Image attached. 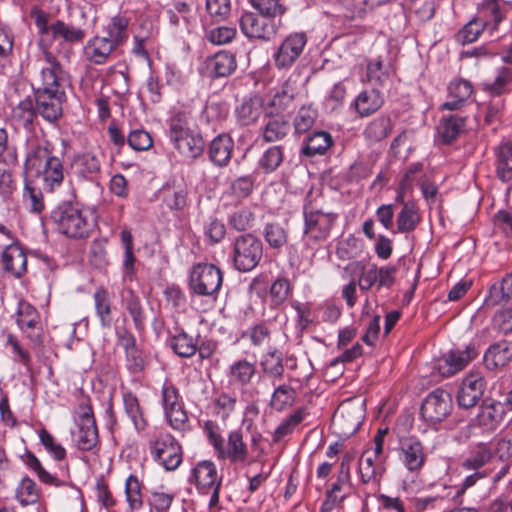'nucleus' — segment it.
Segmentation results:
<instances>
[{
    "label": "nucleus",
    "instance_id": "nucleus-61",
    "mask_svg": "<svg viewBox=\"0 0 512 512\" xmlns=\"http://www.w3.org/2000/svg\"><path fill=\"white\" fill-rule=\"evenodd\" d=\"M295 390L289 385H280L275 388L272 398L271 406L278 411L292 406L295 401Z\"/></svg>",
    "mask_w": 512,
    "mask_h": 512
},
{
    "label": "nucleus",
    "instance_id": "nucleus-45",
    "mask_svg": "<svg viewBox=\"0 0 512 512\" xmlns=\"http://www.w3.org/2000/svg\"><path fill=\"white\" fill-rule=\"evenodd\" d=\"M260 366L262 372L273 379H281L284 374L282 354L276 350L265 353L261 357Z\"/></svg>",
    "mask_w": 512,
    "mask_h": 512
},
{
    "label": "nucleus",
    "instance_id": "nucleus-14",
    "mask_svg": "<svg viewBox=\"0 0 512 512\" xmlns=\"http://www.w3.org/2000/svg\"><path fill=\"white\" fill-rule=\"evenodd\" d=\"M307 43L304 33H292L288 35L273 54L275 66L278 69L290 68L300 57Z\"/></svg>",
    "mask_w": 512,
    "mask_h": 512
},
{
    "label": "nucleus",
    "instance_id": "nucleus-46",
    "mask_svg": "<svg viewBox=\"0 0 512 512\" xmlns=\"http://www.w3.org/2000/svg\"><path fill=\"white\" fill-rule=\"evenodd\" d=\"M143 483L135 474H130L125 480V497L131 510H138L143 503Z\"/></svg>",
    "mask_w": 512,
    "mask_h": 512
},
{
    "label": "nucleus",
    "instance_id": "nucleus-17",
    "mask_svg": "<svg viewBox=\"0 0 512 512\" xmlns=\"http://www.w3.org/2000/svg\"><path fill=\"white\" fill-rule=\"evenodd\" d=\"M477 354L473 344L467 345L464 350H452L438 360L437 369L442 376H452L463 370Z\"/></svg>",
    "mask_w": 512,
    "mask_h": 512
},
{
    "label": "nucleus",
    "instance_id": "nucleus-35",
    "mask_svg": "<svg viewBox=\"0 0 512 512\" xmlns=\"http://www.w3.org/2000/svg\"><path fill=\"white\" fill-rule=\"evenodd\" d=\"M123 406L126 415L132 421L137 432H143L148 426V420L144 414V410L140 405L138 397L131 391L123 393Z\"/></svg>",
    "mask_w": 512,
    "mask_h": 512
},
{
    "label": "nucleus",
    "instance_id": "nucleus-63",
    "mask_svg": "<svg viewBox=\"0 0 512 512\" xmlns=\"http://www.w3.org/2000/svg\"><path fill=\"white\" fill-rule=\"evenodd\" d=\"M250 3L260 14L273 19L281 17L286 12L282 0H250Z\"/></svg>",
    "mask_w": 512,
    "mask_h": 512
},
{
    "label": "nucleus",
    "instance_id": "nucleus-57",
    "mask_svg": "<svg viewBox=\"0 0 512 512\" xmlns=\"http://www.w3.org/2000/svg\"><path fill=\"white\" fill-rule=\"evenodd\" d=\"M16 497L23 506L36 503L39 499L36 483L28 477L23 478L17 487Z\"/></svg>",
    "mask_w": 512,
    "mask_h": 512
},
{
    "label": "nucleus",
    "instance_id": "nucleus-8",
    "mask_svg": "<svg viewBox=\"0 0 512 512\" xmlns=\"http://www.w3.org/2000/svg\"><path fill=\"white\" fill-rule=\"evenodd\" d=\"M233 263L237 270L249 272L262 258V242L252 234L238 236L233 243Z\"/></svg>",
    "mask_w": 512,
    "mask_h": 512
},
{
    "label": "nucleus",
    "instance_id": "nucleus-6",
    "mask_svg": "<svg viewBox=\"0 0 512 512\" xmlns=\"http://www.w3.org/2000/svg\"><path fill=\"white\" fill-rule=\"evenodd\" d=\"M338 215L311 206L304 207V239L307 243H319L328 239Z\"/></svg>",
    "mask_w": 512,
    "mask_h": 512
},
{
    "label": "nucleus",
    "instance_id": "nucleus-26",
    "mask_svg": "<svg viewBox=\"0 0 512 512\" xmlns=\"http://www.w3.org/2000/svg\"><path fill=\"white\" fill-rule=\"evenodd\" d=\"M384 104V97L378 89L364 90L351 103L360 117H368L377 112Z\"/></svg>",
    "mask_w": 512,
    "mask_h": 512
},
{
    "label": "nucleus",
    "instance_id": "nucleus-12",
    "mask_svg": "<svg viewBox=\"0 0 512 512\" xmlns=\"http://www.w3.org/2000/svg\"><path fill=\"white\" fill-rule=\"evenodd\" d=\"M16 323L25 336L34 344L42 343L43 328L37 309L29 302L21 300L16 312Z\"/></svg>",
    "mask_w": 512,
    "mask_h": 512
},
{
    "label": "nucleus",
    "instance_id": "nucleus-44",
    "mask_svg": "<svg viewBox=\"0 0 512 512\" xmlns=\"http://www.w3.org/2000/svg\"><path fill=\"white\" fill-rule=\"evenodd\" d=\"M21 459L28 468H30L37 474L39 480L42 483L55 487L64 484L63 481L59 480L57 477L46 471L45 468L42 466L41 462L39 461V459L31 451H26L21 456Z\"/></svg>",
    "mask_w": 512,
    "mask_h": 512
},
{
    "label": "nucleus",
    "instance_id": "nucleus-50",
    "mask_svg": "<svg viewBox=\"0 0 512 512\" xmlns=\"http://www.w3.org/2000/svg\"><path fill=\"white\" fill-rule=\"evenodd\" d=\"M263 236L268 245L273 249L282 248L288 240L286 228L278 222L267 223L264 227Z\"/></svg>",
    "mask_w": 512,
    "mask_h": 512
},
{
    "label": "nucleus",
    "instance_id": "nucleus-36",
    "mask_svg": "<svg viewBox=\"0 0 512 512\" xmlns=\"http://www.w3.org/2000/svg\"><path fill=\"white\" fill-rule=\"evenodd\" d=\"M296 88L290 80H287L280 90L276 91L269 99L267 106L269 113H280L289 109L295 99Z\"/></svg>",
    "mask_w": 512,
    "mask_h": 512
},
{
    "label": "nucleus",
    "instance_id": "nucleus-41",
    "mask_svg": "<svg viewBox=\"0 0 512 512\" xmlns=\"http://www.w3.org/2000/svg\"><path fill=\"white\" fill-rule=\"evenodd\" d=\"M421 221V216L414 202L404 203L397 215V232L409 233L416 229Z\"/></svg>",
    "mask_w": 512,
    "mask_h": 512
},
{
    "label": "nucleus",
    "instance_id": "nucleus-13",
    "mask_svg": "<svg viewBox=\"0 0 512 512\" xmlns=\"http://www.w3.org/2000/svg\"><path fill=\"white\" fill-rule=\"evenodd\" d=\"M486 389V380L481 372L472 371L461 381L457 391L459 407L470 409L476 406Z\"/></svg>",
    "mask_w": 512,
    "mask_h": 512
},
{
    "label": "nucleus",
    "instance_id": "nucleus-7",
    "mask_svg": "<svg viewBox=\"0 0 512 512\" xmlns=\"http://www.w3.org/2000/svg\"><path fill=\"white\" fill-rule=\"evenodd\" d=\"M149 451L159 465L173 471L182 463V447L169 433H160L149 440Z\"/></svg>",
    "mask_w": 512,
    "mask_h": 512
},
{
    "label": "nucleus",
    "instance_id": "nucleus-53",
    "mask_svg": "<svg viewBox=\"0 0 512 512\" xmlns=\"http://www.w3.org/2000/svg\"><path fill=\"white\" fill-rule=\"evenodd\" d=\"M205 241L211 245L220 243L226 235L225 224L216 217H209L203 224Z\"/></svg>",
    "mask_w": 512,
    "mask_h": 512
},
{
    "label": "nucleus",
    "instance_id": "nucleus-21",
    "mask_svg": "<svg viewBox=\"0 0 512 512\" xmlns=\"http://www.w3.org/2000/svg\"><path fill=\"white\" fill-rule=\"evenodd\" d=\"M484 365L494 371L505 367L512 361V345L506 340L491 344L484 353Z\"/></svg>",
    "mask_w": 512,
    "mask_h": 512
},
{
    "label": "nucleus",
    "instance_id": "nucleus-48",
    "mask_svg": "<svg viewBox=\"0 0 512 512\" xmlns=\"http://www.w3.org/2000/svg\"><path fill=\"white\" fill-rule=\"evenodd\" d=\"M170 346L180 357L189 358L197 352V343L192 336L181 331L171 338Z\"/></svg>",
    "mask_w": 512,
    "mask_h": 512
},
{
    "label": "nucleus",
    "instance_id": "nucleus-32",
    "mask_svg": "<svg viewBox=\"0 0 512 512\" xmlns=\"http://www.w3.org/2000/svg\"><path fill=\"white\" fill-rule=\"evenodd\" d=\"M233 148V139L228 134H220L210 143L209 158L215 165L224 167L231 159Z\"/></svg>",
    "mask_w": 512,
    "mask_h": 512
},
{
    "label": "nucleus",
    "instance_id": "nucleus-33",
    "mask_svg": "<svg viewBox=\"0 0 512 512\" xmlns=\"http://www.w3.org/2000/svg\"><path fill=\"white\" fill-rule=\"evenodd\" d=\"M166 17L175 30L190 32L193 14L190 5L186 2L175 1L172 3L166 10Z\"/></svg>",
    "mask_w": 512,
    "mask_h": 512
},
{
    "label": "nucleus",
    "instance_id": "nucleus-58",
    "mask_svg": "<svg viewBox=\"0 0 512 512\" xmlns=\"http://www.w3.org/2000/svg\"><path fill=\"white\" fill-rule=\"evenodd\" d=\"M161 404L164 413L184 405L178 388L169 380H166L162 386Z\"/></svg>",
    "mask_w": 512,
    "mask_h": 512
},
{
    "label": "nucleus",
    "instance_id": "nucleus-3",
    "mask_svg": "<svg viewBox=\"0 0 512 512\" xmlns=\"http://www.w3.org/2000/svg\"><path fill=\"white\" fill-rule=\"evenodd\" d=\"M59 233L71 239H86L96 227L94 218L77 203L64 202L52 213Z\"/></svg>",
    "mask_w": 512,
    "mask_h": 512
},
{
    "label": "nucleus",
    "instance_id": "nucleus-11",
    "mask_svg": "<svg viewBox=\"0 0 512 512\" xmlns=\"http://www.w3.org/2000/svg\"><path fill=\"white\" fill-rule=\"evenodd\" d=\"M452 410L451 394L444 389H436L428 394L421 406L422 417L432 424L442 422Z\"/></svg>",
    "mask_w": 512,
    "mask_h": 512
},
{
    "label": "nucleus",
    "instance_id": "nucleus-59",
    "mask_svg": "<svg viewBox=\"0 0 512 512\" xmlns=\"http://www.w3.org/2000/svg\"><path fill=\"white\" fill-rule=\"evenodd\" d=\"M307 413L305 409L298 408L291 415H289L275 430L274 440L279 441L286 435H289L293 430L305 419Z\"/></svg>",
    "mask_w": 512,
    "mask_h": 512
},
{
    "label": "nucleus",
    "instance_id": "nucleus-60",
    "mask_svg": "<svg viewBox=\"0 0 512 512\" xmlns=\"http://www.w3.org/2000/svg\"><path fill=\"white\" fill-rule=\"evenodd\" d=\"M163 201L170 210L181 211L187 205V191L183 187L166 188Z\"/></svg>",
    "mask_w": 512,
    "mask_h": 512
},
{
    "label": "nucleus",
    "instance_id": "nucleus-22",
    "mask_svg": "<svg viewBox=\"0 0 512 512\" xmlns=\"http://www.w3.org/2000/svg\"><path fill=\"white\" fill-rule=\"evenodd\" d=\"M384 459L364 451L358 462V472L363 484L378 485L384 473Z\"/></svg>",
    "mask_w": 512,
    "mask_h": 512
},
{
    "label": "nucleus",
    "instance_id": "nucleus-54",
    "mask_svg": "<svg viewBox=\"0 0 512 512\" xmlns=\"http://www.w3.org/2000/svg\"><path fill=\"white\" fill-rule=\"evenodd\" d=\"M512 82V70L507 67H501L497 71L495 79L491 83L485 84V89L491 96L500 97L508 91V85Z\"/></svg>",
    "mask_w": 512,
    "mask_h": 512
},
{
    "label": "nucleus",
    "instance_id": "nucleus-20",
    "mask_svg": "<svg viewBox=\"0 0 512 512\" xmlns=\"http://www.w3.org/2000/svg\"><path fill=\"white\" fill-rule=\"evenodd\" d=\"M4 271L20 278L27 271V257L23 249L14 242L8 243L2 253Z\"/></svg>",
    "mask_w": 512,
    "mask_h": 512
},
{
    "label": "nucleus",
    "instance_id": "nucleus-34",
    "mask_svg": "<svg viewBox=\"0 0 512 512\" xmlns=\"http://www.w3.org/2000/svg\"><path fill=\"white\" fill-rule=\"evenodd\" d=\"M507 2L504 0H484L477 18L485 22L487 29L496 30L500 22L505 18V10L502 7Z\"/></svg>",
    "mask_w": 512,
    "mask_h": 512
},
{
    "label": "nucleus",
    "instance_id": "nucleus-52",
    "mask_svg": "<svg viewBox=\"0 0 512 512\" xmlns=\"http://www.w3.org/2000/svg\"><path fill=\"white\" fill-rule=\"evenodd\" d=\"M94 303L96 314L103 327H109L111 324V302L108 292L104 288H99L94 293Z\"/></svg>",
    "mask_w": 512,
    "mask_h": 512
},
{
    "label": "nucleus",
    "instance_id": "nucleus-10",
    "mask_svg": "<svg viewBox=\"0 0 512 512\" xmlns=\"http://www.w3.org/2000/svg\"><path fill=\"white\" fill-rule=\"evenodd\" d=\"M241 32L249 39L270 41L277 34L275 20L263 14L245 12L239 20Z\"/></svg>",
    "mask_w": 512,
    "mask_h": 512
},
{
    "label": "nucleus",
    "instance_id": "nucleus-56",
    "mask_svg": "<svg viewBox=\"0 0 512 512\" xmlns=\"http://www.w3.org/2000/svg\"><path fill=\"white\" fill-rule=\"evenodd\" d=\"M255 221V215L248 207H242L232 212L228 217L229 225L237 231L250 229Z\"/></svg>",
    "mask_w": 512,
    "mask_h": 512
},
{
    "label": "nucleus",
    "instance_id": "nucleus-37",
    "mask_svg": "<svg viewBox=\"0 0 512 512\" xmlns=\"http://www.w3.org/2000/svg\"><path fill=\"white\" fill-rule=\"evenodd\" d=\"M291 132V124L284 117H270L262 128L265 142H277L286 138Z\"/></svg>",
    "mask_w": 512,
    "mask_h": 512
},
{
    "label": "nucleus",
    "instance_id": "nucleus-49",
    "mask_svg": "<svg viewBox=\"0 0 512 512\" xmlns=\"http://www.w3.org/2000/svg\"><path fill=\"white\" fill-rule=\"evenodd\" d=\"M284 154L281 146H271L266 149L258 160V169L263 173L274 172L283 162Z\"/></svg>",
    "mask_w": 512,
    "mask_h": 512
},
{
    "label": "nucleus",
    "instance_id": "nucleus-40",
    "mask_svg": "<svg viewBox=\"0 0 512 512\" xmlns=\"http://www.w3.org/2000/svg\"><path fill=\"white\" fill-rule=\"evenodd\" d=\"M332 143L333 140L330 133L325 131L314 132L307 137L302 153L309 157L323 155L331 147Z\"/></svg>",
    "mask_w": 512,
    "mask_h": 512
},
{
    "label": "nucleus",
    "instance_id": "nucleus-5",
    "mask_svg": "<svg viewBox=\"0 0 512 512\" xmlns=\"http://www.w3.org/2000/svg\"><path fill=\"white\" fill-rule=\"evenodd\" d=\"M223 282L221 270L213 264L198 263L190 271L189 289L197 296L215 298Z\"/></svg>",
    "mask_w": 512,
    "mask_h": 512
},
{
    "label": "nucleus",
    "instance_id": "nucleus-25",
    "mask_svg": "<svg viewBox=\"0 0 512 512\" xmlns=\"http://www.w3.org/2000/svg\"><path fill=\"white\" fill-rule=\"evenodd\" d=\"M116 47L102 36H94L84 46V57L96 65L105 64Z\"/></svg>",
    "mask_w": 512,
    "mask_h": 512
},
{
    "label": "nucleus",
    "instance_id": "nucleus-62",
    "mask_svg": "<svg viewBox=\"0 0 512 512\" xmlns=\"http://www.w3.org/2000/svg\"><path fill=\"white\" fill-rule=\"evenodd\" d=\"M487 28L485 22H481L477 17L469 21L458 33L457 41L461 44H469L478 39L483 30Z\"/></svg>",
    "mask_w": 512,
    "mask_h": 512
},
{
    "label": "nucleus",
    "instance_id": "nucleus-28",
    "mask_svg": "<svg viewBox=\"0 0 512 512\" xmlns=\"http://www.w3.org/2000/svg\"><path fill=\"white\" fill-rule=\"evenodd\" d=\"M495 172L504 183L512 184V141H502L494 149Z\"/></svg>",
    "mask_w": 512,
    "mask_h": 512
},
{
    "label": "nucleus",
    "instance_id": "nucleus-47",
    "mask_svg": "<svg viewBox=\"0 0 512 512\" xmlns=\"http://www.w3.org/2000/svg\"><path fill=\"white\" fill-rule=\"evenodd\" d=\"M128 20L120 15L113 17L105 28L106 35L102 36L109 40L116 48L127 37Z\"/></svg>",
    "mask_w": 512,
    "mask_h": 512
},
{
    "label": "nucleus",
    "instance_id": "nucleus-29",
    "mask_svg": "<svg viewBox=\"0 0 512 512\" xmlns=\"http://www.w3.org/2000/svg\"><path fill=\"white\" fill-rule=\"evenodd\" d=\"M236 67V57L228 51H219L206 61L207 71L213 78L227 77L236 70Z\"/></svg>",
    "mask_w": 512,
    "mask_h": 512
},
{
    "label": "nucleus",
    "instance_id": "nucleus-27",
    "mask_svg": "<svg viewBox=\"0 0 512 512\" xmlns=\"http://www.w3.org/2000/svg\"><path fill=\"white\" fill-rule=\"evenodd\" d=\"M51 38L58 41L60 45H75L81 43L86 32L80 27L57 20L50 24Z\"/></svg>",
    "mask_w": 512,
    "mask_h": 512
},
{
    "label": "nucleus",
    "instance_id": "nucleus-16",
    "mask_svg": "<svg viewBox=\"0 0 512 512\" xmlns=\"http://www.w3.org/2000/svg\"><path fill=\"white\" fill-rule=\"evenodd\" d=\"M256 375L257 368L255 362L245 358L234 361L229 365L226 372L228 383L232 387L238 388L243 396L249 393V387Z\"/></svg>",
    "mask_w": 512,
    "mask_h": 512
},
{
    "label": "nucleus",
    "instance_id": "nucleus-43",
    "mask_svg": "<svg viewBox=\"0 0 512 512\" xmlns=\"http://www.w3.org/2000/svg\"><path fill=\"white\" fill-rule=\"evenodd\" d=\"M465 125V118L458 115L444 117L438 125V134L441 140L448 144L454 141Z\"/></svg>",
    "mask_w": 512,
    "mask_h": 512
},
{
    "label": "nucleus",
    "instance_id": "nucleus-19",
    "mask_svg": "<svg viewBox=\"0 0 512 512\" xmlns=\"http://www.w3.org/2000/svg\"><path fill=\"white\" fill-rule=\"evenodd\" d=\"M504 416L505 409L501 402L486 399L479 407L476 422L484 430L492 432L500 426Z\"/></svg>",
    "mask_w": 512,
    "mask_h": 512
},
{
    "label": "nucleus",
    "instance_id": "nucleus-55",
    "mask_svg": "<svg viewBox=\"0 0 512 512\" xmlns=\"http://www.w3.org/2000/svg\"><path fill=\"white\" fill-rule=\"evenodd\" d=\"M261 113V104L258 99H250L243 102L236 109V115L242 125L248 126L254 123Z\"/></svg>",
    "mask_w": 512,
    "mask_h": 512
},
{
    "label": "nucleus",
    "instance_id": "nucleus-18",
    "mask_svg": "<svg viewBox=\"0 0 512 512\" xmlns=\"http://www.w3.org/2000/svg\"><path fill=\"white\" fill-rule=\"evenodd\" d=\"M189 482L194 484L199 492L207 493L210 488L220 487L221 478L216 465L210 460H203L191 469Z\"/></svg>",
    "mask_w": 512,
    "mask_h": 512
},
{
    "label": "nucleus",
    "instance_id": "nucleus-31",
    "mask_svg": "<svg viewBox=\"0 0 512 512\" xmlns=\"http://www.w3.org/2000/svg\"><path fill=\"white\" fill-rule=\"evenodd\" d=\"M473 92L472 84L464 79L453 80L448 86V100L441 105L442 110H458Z\"/></svg>",
    "mask_w": 512,
    "mask_h": 512
},
{
    "label": "nucleus",
    "instance_id": "nucleus-15",
    "mask_svg": "<svg viewBox=\"0 0 512 512\" xmlns=\"http://www.w3.org/2000/svg\"><path fill=\"white\" fill-rule=\"evenodd\" d=\"M398 458L411 473L419 472L425 464L426 455L420 440L416 437H404L399 441Z\"/></svg>",
    "mask_w": 512,
    "mask_h": 512
},
{
    "label": "nucleus",
    "instance_id": "nucleus-30",
    "mask_svg": "<svg viewBox=\"0 0 512 512\" xmlns=\"http://www.w3.org/2000/svg\"><path fill=\"white\" fill-rule=\"evenodd\" d=\"M360 410L350 404H341L333 416V422L345 435L355 433L361 423Z\"/></svg>",
    "mask_w": 512,
    "mask_h": 512
},
{
    "label": "nucleus",
    "instance_id": "nucleus-9",
    "mask_svg": "<svg viewBox=\"0 0 512 512\" xmlns=\"http://www.w3.org/2000/svg\"><path fill=\"white\" fill-rule=\"evenodd\" d=\"M76 413L77 447L83 451H91L97 446L99 437L93 410L88 399H83L79 403Z\"/></svg>",
    "mask_w": 512,
    "mask_h": 512
},
{
    "label": "nucleus",
    "instance_id": "nucleus-38",
    "mask_svg": "<svg viewBox=\"0 0 512 512\" xmlns=\"http://www.w3.org/2000/svg\"><path fill=\"white\" fill-rule=\"evenodd\" d=\"M37 111L34 101L28 97L20 101L12 110L11 118L17 127L31 129L36 118Z\"/></svg>",
    "mask_w": 512,
    "mask_h": 512
},
{
    "label": "nucleus",
    "instance_id": "nucleus-23",
    "mask_svg": "<svg viewBox=\"0 0 512 512\" xmlns=\"http://www.w3.org/2000/svg\"><path fill=\"white\" fill-rule=\"evenodd\" d=\"M121 297L122 305L131 317L136 330L143 331L147 314L140 297L128 286L123 289Z\"/></svg>",
    "mask_w": 512,
    "mask_h": 512
},
{
    "label": "nucleus",
    "instance_id": "nucleus-51",
    "mask_svg": "<svg viewBox=\"0 0 512 512\" xmlns=\"http://www.w3.org/2000/svg\"><path fill=\"white\" fill-rule=\"evenodd\" d=\"M492 457L489 446L485 443H479L463 461L462 466L468 470H478L487 464Z\"/></svg>",
    "mask_w": 512,
    "mask_h": 512
},
{
    "label": "nucleus",
    "instance_id": "nucleus-64",
    "mask_svg": "<svg viewBox=\"0 0 512 512\" xmlns=\"http://www.w3.org/2000/svg\"><path fill=\"white\" fill-rule=\"evenodd\" d=\"M39 439L46 451L56 460L62 461L66 458V449L56 441L54 436L46 429L39 431Z\"/></svg>",
    "mask_w": 512,
    "mask_h": 512
},
{
    "label": "nucleus",
    "instance_id": "nucleus-2",
    "mask_svg": "<svg viewBox=\"0 0 512 512\" xmlns=\"http://www.w3.org/2000/svg\"><path fill=\"white\" fill-rule=\"evenodd\" d=\"M23 173L26 178L39 180L46 193L58 190L65 178L63 161L54 154L48 143H39L27 152Z\"/></svg>",
    "mask_w": 512,
    "mask_h": 512
},
{
    "label": "nucleus",
    "instance_id": "nucleus-24",
    "mask_svg": "<svg viewBox=\"0 0 512 512\" xmlns=\"http://www.w3.org/2000/svg\"><path fill=\"white\" fill-rule=\"evenodd\" d=\"M219 458L228 459L232 463H243L248 457V448L243 441V436L239 431L229 433L227 444L222 443L217 452Z\"/></svg>",
    "mask_w": 512,
    "mask_h": 512
},
{
    "label": "nucleus",
    "instance_id": "nucleus-42",
    "mask_svg": "<svg viewBox=\"0 0 512 512\" xmlns=\"http://www.w3.org/2000/svg\"><path fill=\"white\" fill-rule=\"evenodd\" d=\"M393 129V122L389 116L381 115L370 121L364 129L367 139L379 142L387 138Z\"/></svg>",
    "mask_w": 512,
    "mask_h": 512
},
{
    "label": "nucleus",
    "instance_id": "nucleus-4",
    "mask_svg": "<svg viewBox=\"0 0 512 512\" xmlns=\"http://www.w3.org/2000/svg\"><path fill=\"white\" fill-rule=\"evenodd\" d=\"M169 138L175 149L188 159H196L204 151L205 143L201 134L191 129L187 116L183 113L171 117Z\"/></svg>",
    "mask_w": 512,
    "mask_h": 512
},
{
    "label": "nucleus",
    "instance_id": "nucleus-1",
    "mask_svg": "<svg viewBox=\"0 0 512 512\" xmlns=\"http://www.w3.org/2000/svg\"><path fill=\"white\" fill-rule=\"evenodd\" d=\"M44 65L40 70V79L34 88V105L37 114L49 123L56 122L63 113V104L66 101L64 85L65 73L56 57L43 50Z\"/></svg>",
    "mask_w": 512,
    "mask_h": 512
},
{
    "label": "nucleus",
    "instance_id": "nucleus-39",
    "mask_svg": "<svg viewBox=\"0 0 512 512\" xmlns=\"http://www.w3.org/2000/svg\"><path fill=\"white\" fill-rule=\"evenodd\" d=\"M76 173L83 179H93L100 172L101 162L97 155L91 152L79 154L74 159Z\"/></svg>",
    "mask_w": 512,
    "mask_h": 512
}]
</instances>
